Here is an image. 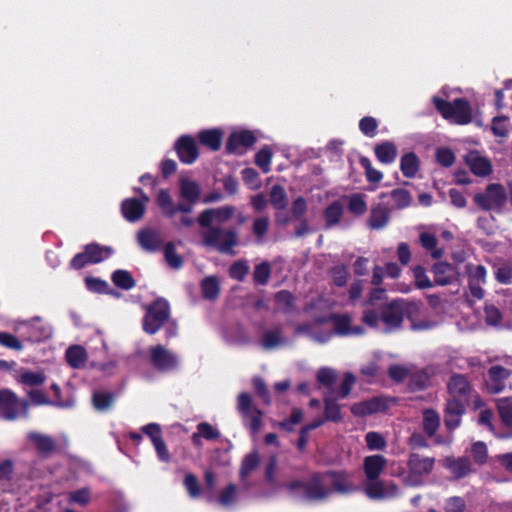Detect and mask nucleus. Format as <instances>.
Masks as SVG:
<instances>
[{
    "label": "nucleus",
    "instance_id": "f257e3e1",
    "mask_svg": "<svg viewBox=\"0 0 512 512\" xmlns=\"http://www.w3.org/2000/svg\"><path fill=\"white\" fill-rule=\"evenodd\" d=\"M407 317L414 331L429 330L438 325V319L426 318L422 304L404 299H395L381 308L380 315L371 308H364L362 321L370 328L381 332H393L401 328Z\"/></svg>",
    "mask_w": 512,
    "mask_h": 512
},
{
    "label": "nucleus",
    "instance_id": "f03ea898",
    "mask_svg": "<svg viewBox=\"0 0 512 512\" xmlns=\"http://www.w3.org/2000/svg\"><path fill=\"white\" fill-rule=\"evenodd\" d=\"M385 466L386 459L382 455L376 454L364 458L365 493L370 499L384 500L399 495L400 490L396 484L379 480Z\"/></svg>",
    "mask_w": 512,
    "mask_h": 512
},
{
    "label": "nucleus",
    "instance_id": "7ed1b4c3",
    "mask_svg": "<svg viewBox=\"0 0 512 512\" xmlns=\"http://www.w3.org/2000/svg\"><path fill=\"white\" fill-rule=\"evenodd\" d=\"M449 399L445 409V425L452 430L459 426L472 393L471 386L465 376L454 374L448 384Z\"/></svg>",
    "mask_w": 512,
    "mask_h": 512
},
{
    "label": "nucleus",
    "instance_id": "20e7f679",
    "mask_svg": "<svg viewBox=\"0 0 512 512\" xmlns=\"http://www.w3.org/2000/svg\"><path fill=\"white\" fill-rule=\"evenodd\" d=\"M434 463L435 460L432 457L412 453L407 460V469L399 467L393 474L398 476L405 486L419 487L425 484L433 470Z\"/></svg>",
    "mask_w": 512,
    "mask_h": 512
},
{
    "label": "nucleus",
    "instance_id": "39448f33",
    "mask_svg": "<svg viewBox=\"0 0 512 512\" xmlns=\"http://www.w3.org/2000/svg\"><path fill=\"white\" fill-rule=\"evenodd\" d=\"M287 487L293 492L303 493L306 498L311 500H321L330 494L328 473L314 475L307 482L291 481Z\"/></svg>",
    "mask_w": 512,
    "mask_h": 512
},
{
    "label": "nucleus",
    "instance_id": "423d86ee",
    "mask_svg": "<svg viewBox=\"0 0 512 512\" xmlns=\"http://www.w3.org/2000/svg\"><path fill=\"white\" fill-rule=\"evenodd\" d=\"M433 102L442 116L453 123L463 125L472 119L471 107L464 99H456L450 103L434 97Z\"/></svg>",
    "mask_w": 512,
    "mask_h": 512
},
{
    "label": "nucleus",
    "instance_id": "0eeeda50",
    "mask_svg": "<svg viewBox=\"0 0 512 512\" xmlns=\"http://www.w3.org/2000/svg\"><path fill=\"white\" fill-rule=\"evenodd\" d=\"M13 330L30 341H43L51 337L52 328L40 318L27 321H15Z\"/></svg>",
    "mask_w": 512,
    "mask_h": 512
},
{
    "label": "nucleus",
    "instance_id": "6e6552de",
    "mask_svg": "<svg viewBox=\"0 0 512 512\" xmlns=\"http://www.w3.org/2000/svg\"><path fill=\"white\" fill-rule=\"evenodd\" d=\"M203 241L208 246L215 247L221 252L229 253L237 244V236L232 230L210 227L203 233Z\"/></svg>",
    "mask_w": 512,
    "mask_h": 512
},
{
    "label": "nucleus",
    "instance_id": "1a4fd4ad",
    "mask_svg": "<svg viewBox=\"0 0 512 512\" xmlns=\"http://www.w3.org/2000/svg\"><path fill=\"white\" fill-rule=\"evenodd\" d=\"M503 365H493L485 378V386L491 393H500L505 389V380L512 376V357H507Z\"/></svg>",
    "mask_w": 512,
    "mask_h": 512
},
{
    "label": "nucleus",
    "instance_id": "9d476101",
    "mask_svg": "<svg viewBox=\"0 0 512 512\" xmlns=\"http://www.w3.org/2000/svg\"><path fill=\"white\" fill-rule=\"evenodd\" d=\"M169 317V305L165 300H156L148 309L143 321V329L155 334Z\"/></svg>",
    "mask_w": 512,
    "mask_h": 512
},
{
    "label": "nucleus",
    "instance_id": "9b49d317",
    "mask_svg": "<svg viewBox=\"0 0 512 512\" xmlns=\"http://www.w3.org/2000/svg\"><path fill=\"white\" fill-rule=\"evenodd\" d=\"M475 203L484 210H500L506 202V192L499 184H490L483 193L474 196Z\"/></svg>",
    "mask_w": 512,
    "mask_h": 512
},
{
    "label": "nucleus",
    "instance_id": "f8f14e48",
    "mask_svg": "<svg viewBox=\"0 0 512 512\" xmlns=\"http://www.w3.org/2000/svg\"><path fill=\"white\" fill-rule=\"evenodd\" d=\"M27 403L21 401L10 390L0 391V415L7 420H14L21 414L26 415Z\"/></svg>",
    "mask_w": 512,
    "mask_h": 512
},
{
    "label": "nucleus",
    "instance_id": "ddd939ff",
    "mask_svg": "<svg viewBox=\"0 0 512 512\" xmlns=\"http://www.w3.org/2000/svg\"><path fill=\"white\" fill-rule=\"evenodd\" d=\"M112 251L109 247H101L97 244H89L83 253L77 254L71 260V266L75 269H81L87 264H96L111 255Z\"/></svg>",
    "mask_w": 512,
    "mask_h": 512
},
{
    "label": "nucleus",
    "instance_id": "4468645a",
    "mask_svg": "<svg viewBox=\"0 0 512 512\" xmlns=\"http://www.w3.org/2000/svg\"><path fill=\"white\" fill-rule=\"evenodd\" d=\"M238 410L252 434H256L261 428L262 413L252 405L249 394L241 393L238 396Z\"/></svg>",
    "mask_w": 512,
    "mask_h": 512
},
{
    "label": "nucleus",
    "instance_id": "2eb2a0df",
    "mask_svg": "<svg viewBox=\"0 0 512 512\" xmlns=\"http://www.w3.org/2000/svg\"><path fill=\"white\" fill-rule=\"evenodd\" d=\"M151 363L160 371H170L179 364L177 355L162 345H156L150 349Z\"/></svg>",
    "mask_w": 512,
    "mask_h": 512
},
{
    "label": "nucleus",
    "instance_id": "dca6fc26",
    "mask_svg": "<svg viewBox=\"0 0 512 512\" xmlns=\"http://www.w3.org/2000/svg\"><path fill=\"white\" fill-rule=\"evenodd\" d=\"M334 331L340 336H359L365 330L361 325L353 324L352 317L347 313L333 314L330 316Z\"/></svg>",
    "mask_w": 512,
    "mask_h": 512
},
{
    "label": "nucleus",
    "instance_id": "f3484780",
    "mask_svg": "<svg viewBox=\"0 0 512 512\" xmlns=\"http://www.w3.org/2000/svg\"><path fill=\"white\" fill-rule=\"evenodd\" d=\"M255 140L256 137L252 131L235 130L230 134L226 148L231 153L242 154L254 144Z\"/></svg>",
    "mask_w": 512,
    "mask_h": 512
},
{
    "label": "nucleus",
    "instance_id": "a211bd4d",
    "mask_svg": "<svg viewBox=\"0 0 512 512\" xmlns=\"http://www.w3.org/2000/svg\"><path fill=\"white\" fill-rule=\"evenodd\" d=\"M234 214L232 206H224L215 209H207L203 211L198 217V223L201 227L210 228L213 223H224L229 220Z\"/></svg>",
    "mask_w": 512,
    "mask_h": 512
},
{
    "label": "nucleus",
    "instance_id": "6ab92c4d",
    "mask_svg": "<svg viewBox=\"0 0 512 512\" xmlns=\"http://www.w3.org/2000/svg\"><path fill=\"white\" fill-rule=\"evenodd\" d=\"M157 204L161 208L164 215L168 217H173L176 213H190L191 207L187 203H178L175 204L173 198L168 190L161 189L156 198Z\"/></svg>",
    "mask_w": 512,
    "mask_h": 512
},
{
    "label": "nucleus",
    "instance_id": "aec40b11",
    "mask_svg": "<svg viewBox=\"0 0 512 512\" xmlns=\"http://www.w3.org/2000/svg\"><path fill=\"white\" fill-rule=\"evenodd\" d=\"M175 149L181 162L192 164L198 158V147L194 138L184 135L175 143Z\"/></svg>",
    "mask_w": 512,
    "mask_h": 512
},
{
    "label": "nucleus",
    "instance_id": "412c9836",
    "mask_svg": "<svg viewBox=\"0 0 512 512\" xmlns=\"http://www.w3.org/2000/svg\"><path fill=\"white\" fill-rule=\"evenodd\" d=\"M466 270L471 294L477 299L483 298L484 290L482 285L486 281V269L481 265H467Z\"/></svg>",
    "mask_w": 512,
    "mask_h": 512
},
{
    "label": "nucleus",
    "instance_id": "4be33fe9",
    "mask_svg": "<svg viewBox=\"0 0 512 512\" xmlns=\"http://www.w3.org/2000/svg\"><path fill=\"white\" fill-rule=\"evenodd\" d=\"M464 159L472 173L477 176L485 177L492 172L490 160L478 151L469 152Z\"/></svg>",
    "mask_w": 512,
    "mask_h": 512
},
{
    "label": "nucleus",
    "instance_id": "5701e85b",
    "mask_svg": "<svg viewBox=\"0 0 512 512\" xmlns=\"http://www.w3.org/2000/svg\"><path fill=\"white\" fill-rule=\"evenodd\" d=\"M150 201L149 197L141 193V200L127 199L122 203V213L124 217L130 221L135 222L142 218L145 212V206Z\"/></svg>",
    "mask_w": 512,
    "mask_h": 512
},
{
    "label": "nucleus",
    "instance_id": "b1692460",
    "mask_svg": "<svg viewBox=\"0 0 512 512\" xmlns=\"http://www.w3.org/2000/svg\"><path fill=\"white\" fill-rule=\"evenodd\" d=\"M329 488L341 494H349L357 489V485L352 481L351 475L346 472L328 473Z\"/></svg>",
    "mask_w": 512,
    "mask_h": 512
},
{
    "label": "nucleus",
    "instance_id": "393cba45",
    "mask_svg": "<svg viewBox=\"0 0 512 512\" xmlns=\"http://www.w3.org/2000/svg\"><path fill=\"white\" fill-rule=\"evenodd\" d=\"M206 499L209 502H216L221 507L231 508L235 506L240 499L239 489L235 484L230 483L219 491L217 497H214L212 494H207Z\"/></svg>",
    "mask_w": 512,
    "mask_h": 512
},
{
    "label": "nucleus",
    "instance_id": "a878e982",
    "mask_svg": "<svg viewBox=\"0 0 512 512\" xmlns=\"http://www.w3.org/2000/svg\"><path fill=\"white\" fill-rule=\"evenodd\" d=\"M179 195L182 199L180 203H187L192 208L200 197V187L191 178L182 176L179 180Z\"/></svg>",
    "mask_w": 512,
    "mask_h": 512
},
{
    "label": "nucleus",
    "instance_id": "bb28decb",
    "mask_svg": "<svg viewBox=\"0 0 512 512\" xmlns=\"http://www.w3.org/2000/svg\"><path fill=\"white\" fill-rule=\"evenodd\" d=\"M325 321L324 318H319L315 323L311 325H305L298 328V333L305 334L313 341L318 343L327 342L331 336L332 332L329 329H322L320 325Z\"/></svg>",
    "mask_w": 512,
    "mask_h": 512
},
{
    "label": "nucleus",
    "instance_id": "cd10ccee",
    "mask_svg": "<svg viewBox=\"0 0 512 512\" xmlns=\"http://www.w3.org/2000/svg\"><path fill=\"white\" fill-rule=\"evenodd\" d=\"M387 408L385 402L380 398H372L359 403L354 404L351 407V412L355 416H367L374 413L384 411Z\"/></svg>",
    "mask_w": 512,
    "mask_h": 512
},
{
    "label": "nucleus",
    "instance_id": "c85d7f7f",
    "mask_svg": "<svg viewBox=\"0 0 512 512\" xmlns=\"http://www.w3.org/2000/svg\"><path fill=\"white\" fill-rule=\"evenodd\" d=\"M432 272L435 283L441 286L452 283L458 276L456 269L445 262L436 263L432 268Z\"/></svg>",
    "mask_w": 512,
    "mask_h": 512
},
{
    "label": "nucleus",
    "instance_id": "c756f323",
    "mask_svg": "<svg viewBox=\"0 0 512 512\" xmlns=\"http://www.w3.org/2000/svg\"><path fill=\"white\" fill-rule=\"evenodd\" d=\"M137 239L142 249L149 252H154L158 250L162 243L160 233L152 229L141 230L138 233Z\"/></svg>",
    "mask_w": 512,
    "mask_h": 512
},
{
    "label": "nucleus",
    "instance_id": "7c9ffc66",
    "mask_svg": "<svg viewBox=\"0 0 512 512\" xmlns=\"http://www.w3.org/2000/svg\"><path fill=\"white\" fill-rule=\"evenodd\" d=\"M443 466L446 467L457 478L464 477L471 471L470 461L464 457H446L443 460Z\"/></svg>",
    "mask_w": 512,
    "mask_h": 512
},
{
    "label": "nucleus",
    "instance_id": "2f4dec72",
    "mask_svg": "<svg viewBox=\"0 0 512 512\" xmlns=\"http://www.w3.org/2000/svg\"><path fill=\"white\" fill-rule=\"evenodd\" d=\"M374 151L377 159L384 164L393 163L397 157V148L389 141L376 145Z\"/></svg>",
    "mask_w": 512,
    "mask_h": 512
},
{
    "label": "nucleus",
    "instance_id": "473e14b6",
    "mask_svg": "<svg viewBox=\"0 0 512 512\" xmlns=\"http://www.w3.org/2000/svg\"><path fill=\"white\" fill-rule=\"evenodd\" d=\"M420 162L418 157L412 153H406L401 157L400 170L402 174L407 178H413L419 171Z\"/></svg>",
    "mask_w": 512,
    "mask_h": 512
},
{
    "label": "nucleus",
    "instance_id": "72a5a7b5",
    "mask_svg": "<svg viewBox=\"0 0 512 512\" xmlns=\"http://www.w3.org/2000/svg\"><path fill=\"white\" fill-rule=\"evenodd\" d=\"M87 353L80 345H74L67 349L66 360L73 368H82L87 362Z\"/></svg>",
    "mask_w": 512,
    "mask_h": 512
},
{
    "label": "nucleus",
    "instance_id": "f704fd0d",
    "mask_svg": "<svg viewBox=\"0 0 512 512\" xmlns=\"http://www.w3.org/2000/svg\"><path fill=\"white\" fill-rule=\"evenodd\" d=\"M29 441H31L40 453H50L55 448L54 440L47 435L31 432L27 435Z\"/></svg>",
    "mask_w": 512,
    "mask_h": 512
},
{
    "label": "nucleus",
    "instance_id": "c9c22d12",
    "mask_svg": "<svg viewBox=\"0 0 512 512\" xmlns=\"http://www.w3.org/2000/svg\"><path fill=\"white\" fill-rule=\"evenodd\" d=\"M258 464L259 456L257 453H250L243 459L239 476L244 487H248V477L257 468Z\"/></svg>",
    "mask_w": 512,
    "mask_h": 512
},
{
    "label": "nucleus",
    "instance_id": "e433bc0d",
    "mask_svg": "<svg viewBox=\"0 0 512 512\" xmlns=\"http://www.w3.org/2000/svg\"><path fill=\"white\" fill-rule=\"evenodd\" d=\"M388 220V210L385 207L377 205L371 210L368 225L372 229H381L387 225Z\"/></svg>",
    "mask_w": 512,
    "mask_h": 512
},
{
    "label": "nucleus",
    "instance_id": "4c0bfd02",
    "mask_svg": "<svg viewBox=\"0 0 512 512\" xmlns=\"http://www.w3.org/2000/svg\"><path fill=\"white\" fill-rule=\"evenodd\" d=\"M200 142L212 150H218L222 142V133L219 129L203 130L199 133Z\"/></svg>",
    "mask_w": 512,
    "mask_h": 512
},
{
    "label": "nucleus",
    "instance_id": "58836bf2",
    "mask_svg": "<svg viewBox=\"0 0 512 512\" xmlns=\"http://www.w3.org/2000/svg\"><path fill=\"white\" fill-rule=\"evenodd\" d=\"M218 437H219V432L217 431V429H215L212 425L203 422L197 426V432H195L192 435V442L196 446H201L202 438L207 439V440H213Z\"/></svg>",
    "mask_w": 512,
    "mask_h": 512
},
{
    "label": "nucleus",
    "instance_id": "ea45409f",
    "mask_svg": "<svg viewBox=\"0 0 512 512\" xmlns=\"http://www.w3.org/2000/svg\"><path fill=\"white\" fill-rule=\"evenodd\" d=\"M17 380L25 385L31 386V387H37L42 385L46 377L43 372L41 371H30L26 369H22L18 373Z\"/></svg>",
    "mask_w": 512,
    "mask_h": 512
},
{
    "label": "nucleus",
    "instance_id": "a19ab883",
    "mask_svg": "<svg viewBox=\"0 0 512 512\" xmlns=\"http://www.w3.org/2000/svg\"><path fill=\"white\" fill-rule=\"evenodd\" d=\"M31 402L35 405H55L58 407H70L73 405L72 401L54 400L50 401L45 393L39 389H33L28 393Z\"/></svg>",
    "mask_w": 512,
    "mask_h": 512
},
{
    "label": "nucleus",
    "instance_id": "79ce46f5",
    "mask_svg": "<svg viewBox=\"0 0 512 512\" xmlns=\"http://www.w3.org/2000/svg\"><path fill=\"white\" fill-rule=\"evenodd\" d=\"M340 398L334 395V393H330L325 398V418L326 420L330 421H340L341 420V414H340V407L336 403Z\"/></svg>",
    "mask_w": 512,
    "mask_h": 512
},
{
    "label": "nucleus",
    "instance_id": "37998d69",
    "mask_svg": "<svg viewBox=\"0 0 512 512\" xmlns=\"http://www.w3.org/2000/svg\"><path fill=\"white\" fill-rule=\"evenodd\" d=\"M421 245L430 252L433 258H439L442 254L441 250L437 248V239L435 234L429 231H422L419 237Z\"/></svg>",
    "mask_w": 512,
    "mask_h": 512
},
{
    "label": "nucleus",
    "instance_id": "c03bdc74",
    "mask_svg": "<svg viewBox=\"0 0 512 512\" xmlns=\"http://www.w3.org/2000/svg\"><path fill=\"white\" fill-rule=\"evenodd\" d=\"M440 424V417L434 410H425L423 413V428L428 436H433Z\"/></svg>",
    "mask_w": 512,
    "mask_h": 512
},
{
    "label": "nucleus",
    "instance_id": "a18cd8bd",
    "mask_svg": "<svg viewBox=\"0 0 512 512\" xmlns=\"http://www.w3.org/2000/svg\"><path fill=\"white\" fill-rule=\"evenodd\" d=\"M285 343L284 338L281 336L279 330H270L264 333L261 344L267 349L271 350L282 346Z\"/></svg>",
    "mask_w": 512,
    "mask_h": 512
},
{
    "label": "nucleus",
    "instance_id": "49530a36",
    "mask_svg": "<svg viewBox=\"0 0 512 512\" xmlns=\"http://www.w3.org/2000/svg\"><path fill=\"white\" fill-rule=\"evenodd\" d=\"M497 408L502 422L506 426L512 425V401L508 398L497 400Z\"/></svg>",
    "mask_w": 512,
    "mask_h": 512
},
{
    "label": "nucleus",
    "instance_id": "de8ad7c7",
    "mask_svg": "<svg viewBox=\"0 0 512 512\" xmlns=\"http://www.w3.org/2000/svg\"><path fill=\"white\" fill-rule=\"evenodd\" d=\"M511 124L507 117L498 116L493 118L492 132L496 137L505 138L508 136Z\"/></svg>",
    "mask_w": 512,
    "mask_h": 512
},
{
    "label": "nucleus",
    "instance_id": "09e8293b",
    "mask_svg": "<svg viewBox=\"0 0 512 512\" xmlns=\"http://www.w3.org/2000/svg\"><path fill=\"white\" fill-rule=\"evenodd\" d=\"M113 283L125 290H129L134 287L135 282L131 274L126 270H117L112 274Z\"/></svg>",
    "mask_w": 512,
    "mask_h": 512
},
{
    "label": "nucleus",
    "instance_id": "8fccbe9b",
    "mask_svg": "<svg viewBox=\"0 0 512 512\" xmlns=\"http://www.w3.org/2000/svg\"><path fill=\"white\" fill-rule=\"evenodd\" d=\"M348 208L356 215L364 214L367 210L365 195L360 193L352 194L348 199Z\"/></svg>",
    "mask_w": 512,
    "mask_h": 512
},
{
    "label": "nucleus",
    "instance_id": "3c124183",
    "mask_svg": "<svg viewBox=\"0 0 512 512\" xmlns=\"http://www.w3.org/2000/svg\"><path fill=\"white\" fill-rule=\"evenodd\" d=\"M343 214V206L339 202H333L325 210V220L327 226L335 225L339 222Z\"/></svg>",
    "mask_w": 512,
    "mask_h": 512
},
{
    "label": "nucleus",
    "instance_id": "603ef678",
    "mask_svg": "<svg viewBox=\"0 0 512 512\" xmlns=\"http://www.w3.org/2000/svg\"><path fill=\"white\" fill-rule=\"evenodd\" d=\"M271 160L272 151L269 147H263L255 155V162L264 173L270 171Z\"/></svg>",
    "mask_w": 512,
    "mask_h": 512
},
{
    "label": "nucleus",
    "instance_id": "864d4df0",
    "mask_svg": "<svg viewBox=\"0 0 512 512\" xmlns=\"http://www.w3.org/2000/svg\"><path fill=\"white\" fill-rule=\"evenodd\" d=\"M365 442L369 450H384L386 447V439L378 432H368L365 435Z\"/></svg>",
    "mask_w": 512,
    "mask_h": 512
},
{
    "label": "nucleus",
    "instance_id": "5fc2aeb1",
    "mask_svg": "<svg viewBox=\"0 0 512 512\" xmlns=\"http://www.w3.org/2000/svg\"><path fill=\"white\" fill-rule=\"evenodd\" d=\"M270 202L275 209H284L287 204L286 193L283 187L275 185L270 191Z\"/></svg>",
    "mask_w": 512,
    "mask_h": 512
},
{
    "label": "nucleus",
    "instance_id": "6e6d98bb",
    "mask_svg": "<svg viewBox=\"0 0 512 512\" xmlns=\"http://www.w3.org/2000/svg\"><path fill=\"white\" fill-rule=\"evenodd\" d=\"M391 197L394 202L395 207L399 209L406 208L410 206L412 202V197L410 193L402 188L395 189L391 192Z\"/></svg>",
    "mask_w": 512,
    "mask_h": 512
},
{
    "label": "nucleus",
    "instance_id": "4d7b16f0",
    "mask_svg": "<svg viewBox=\"0 0 512 512\" xmlns=\"http://www.w3.org/2000/svg\"><path fill=\"white\" fill-rule=\"evenodd\" d=\"M202 293L207 299H214L219 293V283L215 277H207L202 281Z\"/></svg>",
    "mask_w": 512,
    "mask_h": 512
},
{
    "label": "nucleus",
    "instance_id": "13d9d810",
    "mask_svg": "<svg viewBox=\"0 0 512 512\" xmlns=\"http://www.w3.org/2000/svg\"><path fill=\"white\" fill-rule=\"evenodd\" d=\"M164 256L167 264L174 268L178 269L182 266L183 260L180 255H178L175 251V246L173 243H168L164 248Z\"/></svg>",
    "mask_w": 512,
    "mask_h": 512
},
{
    "label": "nucleus",
    "instance_id": "bf43d9fd",
    "mask_svg": "<svg viewBox=\"0 0 512 512\" xmlns=\"http://www.w3.org/2000/svg\"><path fill=\"white\" fill-rule=\"evenodd\" d=\"M385 298V291L380 288H375L371 291L369 299L365 302V308H371L376 311L378 308L384 307L382 302Z\"/></svg>",
    "mask_w": 512,
    "mask_h": 512
},
{
    "label": "nucleus",
    "instance_id": "052dcab7",
    "mask_svg": "<svg viewBox=\"0 0 512 512\" xmlns=\"http://www.w3.org/2000/svg\"><path fill=\"white\" fill-rule=\"evenodd\" d=\"M0 345L16 351H21L23 349L21 340L6 332H0Z\"/></svg>",
    "mask_w": 512,
    "mask_h": 512
},
{
    "label": "nucleus",
    "instance_id": "680f3d73",
    "mask_svg": "<svg viewBox=\"0 0 512 512\" xmlns=\"http://www.w3.org/2000/svg\"><path fill=\"white\" fill-rule=\"evenodd\" d=\"M360 164L364 168L365 175L369 182L377 183L382 180L383 174L372 167L371 161L368 158H361Z\"/></svg>",
    "mask_w": 512,
    "mask_h": 512
},
{
    "label": "nucleus",
    "instance_id": "e2e57ef3",
    "mask_svg": "<svg viewBox=\"0 0 512 512\" xmlns=\"http://www.w3.org/2000/svg\"><path fill=\"white\" fill-rule=\"evenodd\" d=\"M113 401L111 394L106 392H95L93 394V405L99 411L108 409Z\"/></svg>",
    "mask_w": 512,
    "mask_h": 512
},
{
    "label": "nucleus",
    "instance_id": "0e129e2a",
    "mask_svg": "<svg viewBox=\"0 0 512 512\" xmlns=\"http://www.w3.org/2000/svg\"><path fill=\"white\" fill-rule=\"evenodd\" d=\"M355 384V377L351 373H346L342 380V383L337 391H334V395L340 399L347 397Z\"/></svg>",
    "mask_w": 512,
    "mask_h": 512
},
{
    "label": "nucleus",
    "instance_id": "69168bd1",
    "mask_svg": "<svg viewBox=\"0 0 512 512\" xmlns=\"http://www.w3.org/2000/svg\"><path fill=\"white\" fill-rule=\"evenodd\" d=\"M91 500V492L88 488H82L69 493V501L81 506L87 505Z\"/></svg>",
    "mask_w": 512,
    "mask_h": 512
},
{
    "label": "nucleus",
    "instance_id": "338daca9",
    "mask_svg": "<svg viewBox=\"0 0 512 512\" xmlns=\"http://www.w3.org/2000/svg\"><path fill=\"white\" fill-rule=\"evenodd\" d=\"M415 284L419 289H426L432 287V282L426 275V271L423 267L417 266L413 270Z\"/></svg>",
    "mask_w": 512,
    "mask_h": 512
},
{
    "label": "nucleus",
    "instance_id": "774afa93",
    "mask_svg": "<svg viewBox=\"0 0 512 512\" xmlns=\"http://www.w3.org/2000/svg\"><path fill=\"white\" fill-rule=\"evenodd\" d=\"M436 159L441 166L450 167L455 162V155L448 148H439L436 151Z\"/></svg>",
    "mask_w": 512,
    "mask_h": 512
}]
</instances>
